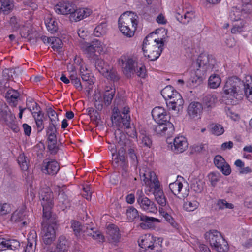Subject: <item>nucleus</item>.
Returning <instances> with one entry per match:
<instances>
[{"label": "nucleus", "mask_w": 252, "mask_h": 252, "mask_svg": "<svg viewBox=\"0 0 252 252\" xmlns=\"http://www.w3.org/2000/svg\"><path fill=\"white\" fill-rule=\"evenodd\" d=\"M224 94L229 95L231 99H240L245 95L248 100L252 103V78L250 76L245 78V82L241 81L236 76L229 78L223 89Z\"/></svg>", "instance_id": "nucleus-1"}, {"label": "nucleus", "mask_w": 252, "mask_h": 252, "mask_svg": "<svg viewBox=\"0 0 252 252\" xmlns=\"http://www.w3.org/2000/svg\"><path fill=\"white\" fill-rule=\"evenodd\" d=\"M93 225L94 224L92 222L91 224L81 225L80 222L78 221L72 220L71 221V227L76 236H82L84 237L91 236L94 240L98 242H103L104 240V236L101 232L94 227Z\"/></svg>", "instance_id": "nucleus-2"}, {"label": "nucleus", "mask_w": 252, "mask_h": 252, "mask_svg": "<svg viewBox=\"0 0 252 252\" xmlns=\"http://www.w3.org/2000/svg\"><path fill=\"white\" fill-rule=\"evenodd\" d=\"M126 215L129 221L134 220L138 221H142L139 226L143 229L150 228L152 227V223L159 222V220L154 217H148L142 214L139 215L138 211L133 206H129L126 210Z\"/></svg>", "instance_id": "nucleus-3"}, {"label": "nucleus", "mask_w": 252, "mask_h": 252, "mask_svg": "<svg viewBox=\"0 0 252 252\" xmlns=\"http://www.w3.org/2000/svg\"><path fill=\"white\" fill-rule=\"evenodd\" d=\"M206 240L209 242L212 247L218 252H226L228 249V244L221 234L216 230H211L205 234Z\"/></svg>", "instance_id": "nucleus-4"}, {"label": "nucleus", "mask_w": 252, "mask_h": 252, "mask_svg": "<svg viewBox=\"0 0 252 252\" xmlns=\"http://www.w3.org/2000/svg\"><path fill=\"white\" fill-rule=\"evenodd\" d=\"M138 19V15L131 11L125 12L120 16L118 24L122 25L124 27L126 25L128 26L131 28V29H129V31H127V37H131L134 35L135 31L137 28Z\"/></svg>", "instance_id": "nucleus-5"}, {"label": "nucleus", "mask_w": 252, "mask_h": 252, "mask_svg": "<svg viewBox=\"0 0 252 252\" xmlns=\"http://www.w3.org/2000/svg\"><path fill=\"white\" fill-rule=\"evenodd\" d=\"M216 60L211 56L201 54L192 65L196 68L197 71L201 70L203 72H210L216 69Z\"/></svg>", "instance_id": "nucleus-6"}, {"label": "nucleus", "mask_w": 252, "mask_h": 252, "mask_svg": "<svg viewBox=\"0 0 252 252\" xmlns=\"http://www.w3.org/2000/svg\"><path fill=\"white\" fill-rule=\"evenodd\" d=\"M162 239L158 238L154 239L150 235H145L138 241L139 246L145 251L149 252H161V244Z\"/></svg>", "instance_id": "nucleus-7"}, {"label": "nucleus", "mask_w": 252, "mask_h": 252, "mask_svg": "<svg viewBox=\"0 0 252 252\" xmlns=\"http://www.w3.org/2000/svg\"><path fill=\"white\" fill-rule=\"evenodd\" d=\"M101 46V42L97 39H94L91 42H85L81 44V48L83 53L89 60H95L98 56L96 52H99Z\"/></svg>", "instance_id": "nucleus-8"}, {"label": "nucleus", "mask_w": 252, "mask_h": 252, "mask_svg": "<svg viewBox=\"0 0 252 252\" xmlns=\"http://www.w3.org/2000/svg\"><path fill=\"white\" fill-rule=\"evenodd\" d=\"M39 198L43 207V211L44 213L48 214L49 213V210H51L53 204V195L49 188H45L42 189L39 192Z\"/></svg>", "instance_id": "nucleus-9"}, {"label": "nucleus", "mask_w": 252, "mask_h": 252, "mask_svg": "<svg viewBox=\"0 0 252 252\" xmlns=\"http://www.w3.org/2000/svg\"><path fill=\"white\" fill-rule=\"evenodd\" d=\"M136 199L137 203L140 208L148 212L156 213L158 209L154 202L146 197L142 191L138 190L136 193Z\"/></svg>", "instance_id": "nucleus-10"}, {"label": "nucleus", "mask_w": 252, "mask_h": 252, "mask_svg": "<svg viewBox=\"0 0 252 252\" xmlns=\"http://www.w3.org/2000/svg\"><path fill=\"white\" fill-rule=\"evenodd\" d=\"M153 129L155 133L159 136H170L174 132V126L171 122L157 123Z\"/></svg>", "instance_id": "nucleus-11"}, {"label": "nucleus", "mask_w": 252, "mask_h": 252, "mask_svg": "<svg viewBox=\"0 0 252 252\" xmlns=\"http://www.w3.org/2000/svg\"><path fill=\"white\" fill-rule=\"evenodd\" d=\"M152 115L157 123L170 122V116L162 107H156L152 111Z\"/></svg>", "instance_id": "nucleus-12"}, {"label": "nucleus", "mask_w": 252, "mask_h": 252, "mask_svg": "<svg viewBox=\"0 0 252 252\" xmlns=\"http://www.w3.org/2000/svg\"><path fill=\"white\" fill-rule=\"evenodd\" d=\"M1 118L5 122L6 125L11 128L14 132L17 133L20 130V128L16 124V117L10 111H1L0 112Z\"/></svg>", "instance_id": "nucleus-13"}, {"label": "nucleus", "mask_w": 252, "mask_h": 252, "mask_svg": "<svg viewBox=\"0 0 252 252\" xmlns=\"http://www.w3.org/2000/svg\"><path fill=\"white\" fill-rule=\"evenodd\" d=\"M166 103L169 109L179 111L184 104V100L181 94L178 92H175L174 95Z\"/></svg>", "instance_id": "nucleus-14"}, {"label": "nucleus", "mask_w": 252, "mask_h": 252, "mask_svg": "<svg viewBox=\"0 0 252 252\" xmlns=\"http://www.w3.org/2000/svg\"><path fill=\"white\" fill-rule=\"evenodd\" d=\"M119 64L122 63V66L123 68V72L128 78L131 77L134 72L136 71L135 66L137 63L131 58L128 59L125 62L123 59H119Z\"/></svg>", "instance_id": "nucleus-15"}, {"label": "nucleus", "mask_w": 252, "mask_h": 252, "mask_svg": "<svg viewBox=\"0 0 252 252\" xmlns=\"http://www.w3.org/2000/svg\"><path fill=\"white\" fill-rule=\"evenodd\" d=\"M203 111L202 104L198 102H191L188 107L187 112L190 119L200 118Z\"/></svg>", "instance_id": "nucleus-16"}, {"label": "nucleus", "mask_w": 252, "mask_h": 252, "mask_svg": "<svg viewBox=\"0 0 252 252\" xmlns=\"http://www.w3.org/2000/svg\"><path fill=\"white\" fill-rule=\"evenodd\" d=\"M91 11L87 8L76 9L75 5L73 6V10L70 13L69 18L72 22L80 21L90 15Z\"/></svg>", "instance_id": "nucleus-17"}, {"label": "nucleus", "mask_w": 252, "mask_h": 252, "mask_svg": "<svg viewBox=\"0 0 252 252\" xmlns=\"http://www.w3.org/2000/svg\"><path fill=\"white\" fill-rule=\"evenodd\" d=\"M188 142L184 136H181L174 138L171 149L175 153H181L188 148Z\"/></svg>", "instance_id": "nucleus-18"}, {"label": "nucleus", "mask_w": 252, "mask_h": 252, "mask_svg": "<svg viewBox=\"0 0 252 252\" xmlns=\"http://www.w3.org/2000/svg\"><path fill=\"white\" fill-rule=\"evenodd\" d=\"M162 49L161 45H151L146 48V53H143L145 57L150 61H155L160 56Z\"/></svg>", "instance_id": "nucleus-19"}, {"label": "nucleus", "mask_w": 252, "mask_h": 252, "mask_svg": "<svg viewBox=\"0 0 252 252\" xmlns=\"http://www.w3.org/2000/svg\"><path fill=\"white\" fill-rule=\"evenodd\" d=\"M111 120L112 123L117 125H119L121 123H122L123 125L126 127V130L131 129L130 124V116L124 117L120 114L119 111H116V112L113 113V114L111 117Z\"/></svg>", "instance_id": "nucleus-20"}, {"label": "nucleus", "mask_w": 252, "mask_h": 252, "mask_svg": "<svg viewBox=\"0 0 252 252\" xmlns=\"http://www.w3.org/2000/svg\"><path fill=\"white\" fill-rule=\"evenodd\" d=\"M43 242L46 245H51L55 239V227L53 226L42 227Z\"/></svg>", "instance_id": "nucleus-21"}, {"label": "nucleus", "mask_w": 252, "mask_h": 252, "mask_svg": "<svg viewBox=\"0 0 252 252\" xmlns=\"http://www.w3.org/2000/svg\"><path fill=\"white\" fill-rule=\"evenodd\" d=\"M59 169V165L55 160L47 161L46 159L43 161L42 170L45 173L53 175L58 172Z\"/></svg>", "instance_id": "nucleus-22"}, {"label": "nucleus", "mask_w": 252, "mask_h": 252, "mask_svg": "<svg viewBox=\"0 0 252 252\" xmlns=\"http://www.w3.org/2000/svg\"><path fill=\"white\" fill-rule=\"evenodd\" d=\"M73 4L72 2L69 1L60 2L55 6V10L58 14L63 15L70 14V12L73 10Z\"/></svg>", "instance_id": "nucleus-23"}, {"label": "nucleus", "mask_w": 252, "mask_h": 252, "mask_svg": "<svg viewBox=\"0 0 252 252\" xmlns=\"http://www.w3.org/2000/svg\"><path fill=\"white\" fill-rule=\"evenodd\" d=\"M108 240L111 243L117 242L120 238L119 228L114 224L108 225L107 228Z\"/></svg>", "instance_id": "nucleus-24"}, {"label": "nucleus", "mask_w": 252, "mask_h": 252, "mask_svg": "<svg viewBox=\"0 0 252 252\" xmlns=\"http://www.w3.org/2000/svg\"><path fill=\"white\" fill-rule=\"evenodd\" d=\"M45 211H43V221L41 223L42 227L45 226H53L55 227V230L57 228L58 224V220H57V216L56 215L52 214L51 210H49V213L45 214Z\"/></svg>", "instance_id": "nucleus-25"}, {"label": "nucleus", "mask_w": 252, "mask_h": 252, "mask_svg": "<svg viewBox=\"0 0 252 252\" xmlns=\"http://www.w3.org/2000/svg\"><path fill=\"white\" fill-rule=\"evenodd\" d=\"M37 235L35 231H31L27 238L28 243L25 250V252H34L36 245Z\"/></svg>", "instance_id": "nucleus-26"}, {"label": "nucleus", "mask_w": 252, "mask_h": 252, "mask_svg": "<svg viewBox=\"0 0 252 252\" xmlns=\"http://www.w3.org/2000/svg\"><path fill=\"white\" fill-rule=\"evenodd\" d=\"M155 200L161 206H165L167 203L166 197L162 190L159 189L157 185H155V191L154 192Z\"/></svg>", "instance_id": "nucleus-27"}, {"label": "nucleus", "mask_w": 252, "mask_h": 252, "mask_svg": "<svg viewBox=\"0 0 252 252\" xmlns=\"http://www.w3.org/2000/svg\"><path fill=\"white\" fill-rule=\"evenodd\" d=\"M175 17L176 19L180 23L183 24H187L194 18L195 15L194 13L192 11H187L184 14V16L179 13H177Z\"/></svg>", "instance_id": "nucleus-28"}, {"label": "nucleus", "mask_w": 252, "mask_h": 252, "mask_svg": "<svg viewBox=\"0 0 252 252\" xmlns=\"http://www.w3.org/2000/svg\"><path fill=\"white\" fill-rule=\"evenodd\" d=\"M45 25L48 31L52 33L56 32L58 29L57 22L55 18L48 16L45 19Z\"/></svg>", "instance_id": "nucleus-29"}, {"label": "nucleus", "mask_w": 252, "mask_h": 252, "mask_svg": "<svg viewBox=\"0 0 252 252\" xmlns=\"http://www.w3.org/2000/svg\"><path fill=\"white\" fill-rule=\"evenodd\" d=\"M26 219V214L22 210H16L12 214L11 217V220L12 221H14L15 222L22 221V223L23 225H26L27 224V222L25 220Z\"/></svg>", "instance_id": "nucleus-30"}, {"label": "nucleus", "mask_w": 252, "mask_h": 252, "mask_svg": "<svg viewBox=\"0 0 252 252\" xmlns=\"http://www.w3.org/2000/svg\"><path fill=\"white\" fill-rule=\"evenodd\" d=\"M204 182L199 178H192L191 180V188L197 193L203 190Z\"/></svg>", "instance_id": "nucleus-31"}, {"label": "nucleus", "mask_w": 252, "mask_h": 252, "mask_svg": "<svg viewBox=\"0 0 252 252\" xmlns=\"http://www.w3.org/2000/svg\"><path fill=\"white\" fill-rule=\"evenodd\" d=\"M115 138L120 146H128L130 143L129 140L126 138L125 134L120 130L115 133Z\"/></svg>", "instance_id": "nucleus-32"}, {"label": "nucleus", "mask_w": 252, "mask_h": 252, "mask_svg": "<svg viewBox=\"0 0 252 252\" xmlns=\"http://www.w3.org/2000/svg\"><path fill=\"white\" fill-rule=\"evenodd\" d=\"M48 149L51 154H56L59 148L57 146V136L56 135L53 137L48 136Z\"/></svg>", "instance_id": "nucleus-33"}, {"label": "nucleus", "mask_w": 252, "mask_h": 252, "mask_svg": "<svg viewBox=\"0 0 252 252\" xmlns=\"http://www.w3.org/2000/svg\"><path fill=\"white\" fill-rule=\"evenodd\" d=\"M127 146H121L120 149L118 150V153L117 154L116 152L112 153V163L113 164L114 166H118L119 163V158L118 157H122V156H125L126 155V152L127 149Z\"/></svg>", "instance_id": "nucleus-34"}, {"label": "nucleus", "mask_w": 252, "mask_h": 252, "mask_svg": "<svg viewBox=\"0 0 252 252\" xmlns=\"http://www.w3.org/2000/svg\"><path fill=\"white\" fill-rule=\"evenodd\" d=\"M67 242L63 236L60 237L56 246V252H68Z\"/></svg>", "instance_id": "nucleus-35"}, {"label": "nucleus", "mask_w": 252, "mask_h": 252, "mask_svg": "<svg viewBox=\"0 0 252 252\" xmlns=\"http://www.w3.org/2000/svg\"><path fill=\"white\" fill-rule=\"evenodd\" d=\"M97 59L95 60H92L91 61V62L95 64L96 69L102 75L107 70L105 66V63L103 60L99 58V56L97 57Z\"/></svg>", "instance_id": "nucleus-36"}, {"label": "nucleus", "mask_w": 252, "mask_h": 252, "mask_svg": "<svg viewBox=\"0 0 252 252\" xmlns=\"http://www.w3.org/2000/svg\"><path fill=\"white\" fill-rule=\"evenodd\" d=\"M177 92L171 86H167L161 91V94L163 98L167 101L169 98L173 96L174 94V92Z\"/></svg>", "instance_id": "nucleus-37"}, {"label": "nucleus", "mask_w": 252, "mask_h": 252, "mask_svg": "<svg viewBox=\"0 0 252 252\" xmlns=\"http://www.w3.org/2000/svg\"><path fill=\"white\" fill-rule=\"evenodd\" d=\"M216 99L217 98L213 95L207 94L203 97V103L207 108H211L214 106Z\"/></svg>", "instance_id": "nucleus-38"}, {"label": "nucleus", "mask_w": 252, "mask_h": 252, "mask_svg": "<svg viewBox=\"0 0 252 252\" xmlns=\"http://www.w3.org/2000/svg\"><path fill=\"white\" fill-rule=\"evenodd\" d=\"M14 4L10 0H5L1 3L0 10L4 14H8L13 9Z\"/></svg>", "instance_id": "nucleus-39"}, {"label": "nucleus", "mask_w": 252, "mask_h": 252, "mask_svg": "<svg viewBox=\"0 0 252 252\" xmlns=\"http://www.w3.org/2000/svg\"><path fill=\"white\" fill-rule=\"evenodd\" d=\"M220 83L221 79L218 75H212L208 79V86L210 88L216 89L218 88Z\"/></svg>", "instance_id": "nucleus-40"}, {"label": "nucleus", "mask_w": 252, "mask_h": 252, "mask_svg": "<svg viewBox=\"0 0 252 252\" xmlns=\"http://www.w3.org/2000/svg\"><path fill=\"white\" fill-rule=\"evenodd\" d=\"M183 187V184L180 182H175L170 183L169 185V188L175 195L177 196L180 193Z\"/></svg>", "instance_id": "nucleus-41"}, {"label": "nucleus", "mask_w": 252, "mask_h": 252, "mask_svg": "<svg viewBox=\"0 0 252 252\" xmlns=\"http://www.w3.org/2000/svg\"><path fill=\"white\" fill-rule=\"evenodd\" d=\"M103 76L107 78L108 79H110L114 82L118 81L120 77L117 72L114 70H111L109 71L108 69L103 74Z\"/></svg>", "instance_id": "nucleus-42"}, {"label": "nucleus", "mask_w": 252, "mask_h": 252, "mask_svg": "<svg viewBox=\"0 0 252 252\" xmlns=\"http://www.w3.org/2000/svg\"><path fill=\"white\" fill-rule=\"evenodd\" d=\"M6 97L7 98L11 99L13 105L16 106L17 103V98L19 97V93L14 90H9L6 93Z\"/></svg>", "instance_id": "nucleus-43"}, {"label": "nucleus", "mask_w": 252, "mask_h": 252, "mask_svg": "<svg viewBox=\"0 0 252 252\" xmlns=\"http://www.w3.org/2000/svg\"><path fill=\"white\" fill-rule=\"evenodd\" d=\"M17 160L22 170L26 171L28 169V158L24 154L20 155Z\"/></svg>", "instance_id": "nucleus-44"}, {"label": "nucleus", "mask_w": 252, "mask_h": 252, "mask_svg": "<svg viewBox=\"0 0 252 252\" xmlns=\"http://www.w3.org/2000/svg\"><path fill=\"white\" fill-rule=\"evenodd\" d=\"M41 40L44 43H51V44L53 45L52 48L53 49H59L61 48L60 45L56 46L54 44L55 42H61L59 38H55L54 37H47L46 36H42L41 37Z\"/></svg>", "instance_id": "nucleus-45"}, {"label": "nucleus", "mask_w": 252, "mask_h": 252, "mask_svg": "<svg viewBox=\"0 0 252 252\" xmlns=\"http://www.w3.org/2000/svg\"><path fill=\"white\" fill-rule=\"evenodd\" d=\"M106 24L105 23H101L95 27L94 30V34L96 37H100L106 32Z\"/></svg>", "instance_id": "nucleus-46"}, {"label": "nucleus", "mask_w": 252, "mask_h": 252, "mask_svg": "<svg viewBox=\"0 0 252 252\" xmlns=\"http://www.w3.org/2000/svg\"><path fill=\"white\" fill-rule=\"evenodd\" d=\"M199 203L193 200L192 201H187L184 204V208L187 211H193L198 208Z\"/></svg>", "instance_id": "nucleus-47"}, {"label": "nucleus", "mask_w": 252, "mask_h": 252, "mask_svg": "<svg viewBox=\"0 0 252 252\" xmlns=\"http://www.w3.org/2000/svg\"><path fill=\"white\" fill-rule=\"evenodd\" d=\"M46 112L50 119V123H58L59 121L58 114L51 107L48 108Z\"/></svg>", "instance_id": "nucleus-48"}, {"label": "nucleus", "mask_w": 252, "mask_h": 252, "mask_svg": "<svg viewBox=\"0 0 252 252\" xmlns=\"http://www.w3.org/2000/svg\"><path fill=\"white\" fill-rule=\"evenodd\" d=\"M115 94L114 91H106L104 94V102L106 105H109L111 104L112 100Z\"/></svg>", "instance_id": "nucleus-49"}, {"label": "nucleus", "mask_w": 252, "mask_h": 252, "mask_svg": "<svg viewBox=\"0 0 252 252\" xmlns=\"http://www.w3.org/2000/svg\"><path fill=\"white\" fill-rule=\"evenodd\" d=\"M217 205L219 209L222 210L226 208L233 209L234 205L232 203H228L224 199H220L218 201Z\"/></svg>", "instance_id": "nucleus-50"}, {"label": "nucleus", "mask_w": 252, "mask_h": 252, "mask_svg": "<svg viewBox=\"0 0 252 252\" xmlns=\"http://www.w3.org/2000/svg\"><path fill=\"white\" fill-rule=\"evenodd\" d=\"M135 70L136 71H134V73H135L140 77L144 78L147 75L145 67L142 64L140 66L136 65Z\"/></svg>", "instance_id": "nucleus-51"}, {"label": "nucleus", "mask_w": 252, "mask_h": 252, "mask_svg": "<svg viewBox=\"0 0 252 252\" xmlns=\"http://www.w3.org/2000/svg\"><path fill=\"white\" fill-rule=\"evenodd\" d=\"M229 18L232 21H236L241 19V12L239 9L233 8L230 13Z\"/></svg>", "instance_id": "nucleus-52"}, {"label": "nucleus", "mask_w": 252, "mask_h": 252, "mask_svg": "<svg viewBox=\"0 0 252 252\" xmlns=\"http://www.w3.org/2000/svg\"><path fill=\"white\" fill-rule=\"evenodd\" d=\"M59 201L63 204H67L68 203V199L67 195L64 191L61 188L59 189V194L58 197Z\"/></svg>", "instance_id": "nucleus-53"}, {"label": "nucleus", "mask_w": 252, "mask_h": 252, "mask_svg": "<svg viewBox=\"0 0 252 252\" xmlns=\"http://www.w3.org/2000/svg\"><path fill=\"white\" fill-rule=\"evenodd\" d=\"M20 247V243L15 239H7V249L15 250Z\"/></svg>", "instance_id": "nucleus-54"}, {"label": "nucleus", "mask_w": 252, "mask_h": 252, "mask_svg": "<svg viewBox=\"0 0 252 252\" xmlns=\"http://www.w3.org/2000/svg\"><path fill=\"white\" fill-rule=\"evenodd\" d=\"M32 32L31 26H23L21 29L20 34L22 37L27 38Z\"/></svg>", "instance_id": "nucleus-55"}, {"label": "nucleus", "mask_w": 252, "mask_h": 252, "mask_svg": "<svg viewBox=\"0 0 252 252\" xmlns=\"http://www.w3.org/2000/svg\"><path fill=\"white\" fill-rule=\"evenodd\" d=\"M214 162L216 166L219 169L222 167L224 164L226 163V161L220 155H217L214 159Z\"/></svg>", "instance_id": "nucleus-56"}, {"label": "nucleus", "mask_w": 252, "mask_h": 252, "mask_svg": "<svg viewBox=\"0 0 252 252\" xmlns=\"http://www.w3.org/2000/svg\"><path fill=\"white\" fill-rule=\"evenodd\" d=\"M91 187L89 185H86L83 188V192L82 195L88 200H90L92 197V192L90 190Z\"/></svg>", "instance_id": "nucleus-57"}, {"label": "nucleus", "mask_w": 252, "mask_h": 252, "mask_svg": "<svg viewBox=\"0 0 252 252\" xmlns=\"http://www.w3.org/2000/svg\"><path fill=\"white\" fill-rule=\"evenodd\" d=\"M153 35V33H150L144 39L142 47V50L143 52L146 53V48H147L148 46H150L151 45L150 40H151Z\"/></svg>", "instance_id": "nucleus-58"}, {"label": "nucleus", "mask_w": 252, "mask_h": 252, "mask_svg": "<svg viewBox=\"0 0 252 252\" xmlns=\"http://www.w3.org/2000/svg\"><path fill=\"white\" fill-rule=\"evenodd\" d=\"M84 70H80V73L81 75V78L83 82H87L89 85H92L94 82L93 81V78L90 75L89 73H84Z\"/></svg>", "instance_id": "nucleus-59"}, {"label": "nucleus", "mask_w": 252, "mask_h": 252, "mask_svg": "<svg viewBox=\"0 0 252 252\" xmlns=\"http://www.w3.org/2000/svg\"><path fill=\"white\" fill-rule=\"evenodd\" d=\"M223 127L220 125L216 124L212 128V132L216 135H220L223 133Z\"/></svg>", "instance_id": "nucleus-60"}, {"label": "nucleus", "mask_w": 252, "mask_h": 252, "mask_svg": "<svg viewBox=\"0 0 252 252\" xmlns=\"http://www.w3.org/2000/svg\"><path fill=\"white\" fill-rule=\"evenodd\" d=\"M10 211V207L7 203H2L0 202V214L1 215H5Z\"/></svg>", "instance_id": "nucleus-61"}, {"label": "nucleus", "mask_w": 252, "mask_h": 252, "mask_svg": "<svg viewBox=\"0 0 252 252\" xmlns=\"http://www.w3.org/2000/svg\"><path fill=\"white\" fill-rule=\"evenodd\" d=\"M14 72V70H10V68L3 70L2 72L3 80L8 81L13 78L12 73Z\"/></svg>", "instance_id": "nucleus-62"}, {"label": "nucleus", "mask_w": 252, "mask_h": 252, "mask_svg": "<svg viewBox=\"0 0 252 252\" xmlns=\"http://www.w3.org/2000/svg\"><path fill=\"white\" fill-rule=\"evenodd\" d=\"M208 178L213 186H215L219 179V174L215 173H211L208 175Z\"/></svg>", "instance_id": "nucleus-63"}, {"label": "nucleus", "mask_w": 252, "mask_h": 252, "mask_svg": "<svg viewBox=\"0 0 252 252\" xmlns=\"http://www.w3.org/2000/svg\"><path fill=\"white\" fill-rule=\"evenodd\" d=\"M118 158H119L118 166L120 165V167L123 170H125L126 168L127 167V161L126 157L125 156L118 157Z\"/></svg>", "instance_id": "nucleus-64"}]
</instances>
